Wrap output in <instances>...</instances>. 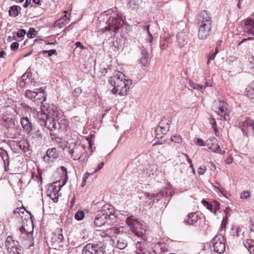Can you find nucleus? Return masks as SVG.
Returning a JSON list of instances; mask_svg holds the SVG:
<instances>
[{"instance_id": "f257e3e1", "label": "nucleus", "mask_w": 254, "mask_h": 254, "mask_svg": "<svg viewBox=\"0 0 254 254\" xmlns=\"http://www.w3.org/2000/svg\"><path fill=\"white\" fill-rule=\"evenodd\" d=\"M109 83L113 87L111 90L113 94L125 96L129 91L132 84V80L129 79H126L122 72L117 71L113 76L109 78Z\"/></svg>"}, {"instance_id": "f03ea898", "label": "nucleus", "mask_w": 254, "mask_h": 254, "mask_svg": "<svg viewBox=\"0 0 254 254\" xmlns=\"http://www.w3.org/2000/svg\"><path fill=\"white\" fill-rule=\"evenodd\" d=\"M198 27V37L200 40H205L209 36L212 28V18L206 10H202L197 16Z\"/></svg>"}, {"instance_id": "7ed1b4c3", "label": "nucleus", "mask_w": 254, "mask_h": 254, "mask_svg": "<svg viewBox=\"0 0 254 254\" xmlns=\"http://www.w3.org/2000/svg\"><path fill=\"white\" fill-rule=\"evenodd\" d=\"M114 207L110 205H104L101 210L97 212L94 219V224L97 227H100L109 220H113L116 218L114 215Z\"/></svg>"}, {"instance_id": "20e7f679", "label": "nucleus", "mask_w": 254, "mask_h": 254, "mask_svg": "<svg viewBox=\"0 0 254 254\" xmlns=\"http://www.w3.org/2000/svg\"><path fill=\"white\" fill-rule=\"evenodd\" d=\"M68 149L71 157L80 162H85L86 158V151L84 146L80 144L72 142L68 144Z\"/></svg>"}, {"instance_id": "39448f33", "label": "nucleus", "mask_w": 254, "mask_h": 254, "mask_svg": "<svg viewBox=\"0 0 254 254\" xmlns=\"http://www.w3.org/2000/svg\"><path fill=\"white\" fill-rule=\"evenodd\" d=\"M106 23L108 26L99 31L100 34H104L107 31L118 33V30L122 27V24H124V20L121 17L116 14L110 16Z\"/></svg>"}, {"instance_id": "423d86ee", "label": "nucleus", "mask_w": 254, "mask_h": 254, "mask_svg": "<svg viewBox=\"0 0 254 254\" xmlns=\"http://www.w3.org/2000/svg\"><path fill=\"white\" fill-rule=\"evenodd\" d=\"M212 108L218 116L223 118L226 121L229 119L231 109L226 102L215 101L213 104Z\"/></svg>"}, {"instance_id": "0eeeda50", "label": "nucleus", "mask_w": 254, "mask_h": 254, "mask_svg": "<svg viewBox=\"0 0 254 254\" xmlns=\"http://www.w3.org/2000/svg\"><path fill=\"white\" fill-rule=\"evenodd\" d=\"M126 223L129 226L130 230L137 237H142L145 232L143 225L133 216H129L126 219Z\"/></svg>"}, {"instance_id": "6e6552de", "label": "nucleus", "mask_w": 254, "mask_h": 254, "mask_svg": "<svg viewBox=\"0 0 254 254\" xmlns=\"http://www.w3.org/2000/svg\"><path fill=\"white\" fill-rule=\"evenodd\" d=\"M213 249L215 252L219 253H223L225 250V239L221 234L216 235L212 241Z\"/></svg>"}, {"instance_id": "1a4fd4ad", "label": "nucleus", "mask_w": 254, "mask_h": 254, "mask_svg": "<svg viewBox=\"0 0 254 254\" xmlns=\"http://www.w3.org/2000/svg\"><path fill=\"white\" fill-rule=\"evenodd\" d=\"M43 116L45 117L57 118L59 112L57 107L54 104H44L41 106Z\"/></svg>"}, {"instance_id": "9d476101", "label": "nucleus", "mask_w": 254, "mask_h": 254, "mask_svg": "<svg viewBox=\"0 0 254 254\" xmlns=\"http://www.w3.org/2000/svg\"><path fill=\"white\" fill-rule=\"evenodd\" d=\"M25 96L37 104V105L41 103V105H42V104H44L43 102L46 100L44 93L42 92H38L28 90L26 91Z\"/></svg>"}, {"instance_id": "9b49d317", "label": "nucleus", "mask_w": 254, "mask_h": 254, "mask_svg": "<svg viewBox=\"0 0 254 254\" xmlns=\"http://www.w3.org/2000/svg\"><path fill=\"white\" fill-rule=\"evenodd\" d=\"M206 145L208 148L214 153L224 154L225 153L222 150L218 144L217 140L215 138H210L206 140Z\"/></svg>"}, {"instance_id": "f8f14e48", "label": "nucleus", "mask_w": 254, "mask_h": 254, "mask_svg": "<svg viewBox=\"0 0 254 254\" xmlns=\"http://www.w3.org/2000/svg\"><path fill=\"white\" fill-rule=\"evenodd\" d=\"M58 129L59 130L60 128H51L50 130V135L53 141H54L56 144L62 149H64L65 147H67L68 142L62 138L56 136L54 131Z\"/></svg>"}, {"instance_id": "ddd939ff", "label": "nucleus", "mask_w": 254, "mask_h": 254, "mask_svg": "<svg viewBox=\"0 0 254 254\" xmlns=\"http://www.w3.org/2000/svg\"><path fill=\"white\" fill-rule=\"evenodd\" d=\"M126 235L123 234H118V236H115L113 239V245H116L120 250L125 249L127 246V242L125 239Z\"/></svg>"}, {"instance_id": "4468645a", "label": "nucleus", "mask_w": 254, "mask_h": 254, "mask_svg": "<svg viewBox=\"0 0 254 254\" xmlns=\"http://www.w3.org/2000/svg\"><path fill=\"white\" fill-rule=\"evenodd\" d=\"M59 153L56 148L47 150L46 154L43 157L44 161L47 163L53 162L59 157Z\"/></svg>"}, {"instance_id": "2eb2a0df", "label": "nucleus", "mask_w": 254, "mask_h": 254, "mask_svg": "<svg viewBox=\"0 0 254 254\" xmlns=\"http://www.w3.org/2000/svg\"><path fill=\"white\" fill-rule=\"evenodd\" d=\"M101 247H99L98 244H87L82 249V254H99V249Z\"/></svg>"}, {"instance_id": "dca6fc26", "label": "nucleus", "mask_w": 254, "mask_h": 254, "mask_svg": "<svg viewBox=\"0 0 254 254\" xmlns=\"http://www.w3.org/2000/svg\"><path fill=\"white\" fill-rule=\"evenodd\" d=\"M244 29L249 35L254 36V19H247L244 21Z\"/></svg>"}, {"instance_id": "f3484780", "label": "nucleus", "mask_w": 254, "mask_h": 254, "mask_svg": "<svg viewBox=\"0 0 254 254\" xmlns=\"http://www.w3.org/2000/svg\"><path fill=\"white\" fill-rule=\"evenodd\" d=\"M56 118L42 117V120L40 121V125L41 126H45V127H55L56 125Z\"/></svg>"}, {"instance_id": "a211bd4d", "label": "nucleus", "mask_w": 254, "mask_h": 254, "mask_svg": "<svg viewBox=\"0 0 254 254\" xmlns=\"http://www.w3.org/2000/svg\"><path fill=\"white\" fill-rule=\"evenodd\" d=\"M19 246V242L17 240H14L12 236H8L6 238L5 246L7 252L11 250V249L13 248H17Z\"/></svg>"}, {"instance_id": "6ab92c4d", "label": "nucleus", "mask_w": 254, "mask_h": 254, "mask_svg": "<svg viewBox=\"0 0 254 254\" xmlns=\"http://www.w3.org/2000/svg\"><path fill=\"white\" fill-rule=\"evenodd\" d=\"M198 220V215L194 212L189 213L184 220V223L189 225H194Z\"/></svg>"}, {"instance_id": "aec40b11", "label": "nucleus", "mask_w": 254, "mask_h": 254, "mask_svg": "<svg viewBox=\"0 0 254 254\" xmlns=\"http://www.w3.org/2000/svg\"><path fill=\"white\" fill-rule=\"evenodd\" d=\"M243 244L250 254H254V241L253 239H248L245 240Z\"/></svg>"}, {"instance_id": "412c9836", "label": "nucleus", "mask_w": 254, "mask_h": 254, "mask_svg": "<svg viewBox=\"0 0 254 254\" xmlns=\"http://www.w3.org/2000/svg\"><path fill=\"white\" fill-rule=\"evenodd\" d=\"M0 157L2 159L5 167V170L6 171L7 167L9 164V156L7 151L2 148H0Z\"/></svg>"}, {"instance_id": "4be33fe9", "label": "nucleus", "mask_w": 254, "mask_h": 254, "mask_svg": "<svg viewBox=\"0 0 254 254\" xmlns=\"http://www.w3.org/2000/svg\"><path fill=\"white\" fill-rule=\"evenodd\" d=\"M176 38L178 45L180 48L184 47L187 44V38L185 37V33H179L176 35Z\"/></svg>"}, {"instance_id": "5701e85b", "label": "nucleus", "mask_w": 254, "mask_h": 254, "mask_svg": "<svg viewBox=\"0 0 254 254\" xmlns=\"http://www.w3.org/2000/svg\"><path fill=\"white\" fill-rule=\"evenodd\" d=\"M246 95L248 97L254 98V82L251 83L246 89Z\"/></svg>"}, {"instance_id": "b1692460", "label": "nucleus", "mask_w": 254, "mask_h": 254, "mask_svg": "<svg viewBox=\"0 0 254 254\" xmlns=\"http://www.w3.org/2000/svg\"><path fill=\"white\" fill-rule=\"evenodd\" d=\"M169 131V128H156L155 131L157 138H162Z\"/></svg>"}, {"instance_id": "393cba45", "label": "nucleus", "mask_w": 254, "mask_h": 254, "mask_svg": "<svg viewBox=\"0 0 254 254\" xmlns=\"http://www.w3.org/2000/svg\"><path fill=\"white\" fill-rule=\"evenodd\" d=\"M21 7L17 5H13L10 7L9 10V15L10 16L16 17L18 15V10H20Z\"/></svg>"}, {"instance_id": "a878e982", "label": "nucleus", "mask_w": 254, "mask_h": 254, "mask_svg": "<svg viewBox=\"0 0 254 254\" xmlns=\"http://www.w3.org/2000/svg\"><path fill=\"white\" fill-rule=\"evenodd\" d=\"M17 146L24 152H26L29 150V144L27 141L23 140L18 143Z\"/></svg>"}, {"instance_id": "bb28decb", "label": "nucleus", "mask_w": 254, "mask_h": 254, "mask_svg": "<svg viewBox=\"0 0 254 254\" xmlns=\"http://www.w3.org/2000/svg\"><path fill=\"white\" fill-rule=\"evenodd\" d=\"M107 234L108 237L110 238L113 241V239L115 238V236H118V233H117V229L115 227L111 228L107 230Z\"/></svg>"}, {"instance_id": "cd10ccee", "label": "nucleus", "mask_w": 254, "mask_h": 254, "mask_svg": "<svg viewBox=\"0 0 254 254\" xmlns=\"http://www.w3.org/2000/svg\"><path fill=\"white\" fill-rule=\"evenodd\" d=\"M21 124L22 127H32V123L28 117L21 118Z\"/></svg>"}, {"instance_id": "c85d7f7f", "label": "nucleus", "mask_w": 254, "mask_h": 254, "mask_svg": "<svg viewBox=\"0 0 254 254\" xmlns=\"http://www.w3.org/2000/svg\"><path fill=\"white\" fill-rule=\"evenodd\" d=\"M120 29H121V36L122 37H124L125 34L130 31V27L129 25H126L124 22V24H122V27H121Z\"/></svg>"}, {"instance_id": "c756f323", "label": "nucleus", "mask_w": 254, "mask_h": 254, "mask_svg": "<svg viewBox=\"0 0 254 254\" xmlns=\"http://www.w3.org/2000/svg\"><path fill=\"white\" fill-rule=\"evenodd\" d=\"M25 211L26 210L24 207L17 208L14 210V213L16 216V217H20L21 219H22L23 217V215L24 214Z\"/></svg>"}, {"instance_id": "7c9ffc66", "label": "nucleus", "mask_w": 254, "mask_h": 254, "mask_svg": "<svg viewBox=\"0 0 254 254\" xmlns=\"http://www.w3.org/2000/svg\"><path fill=\"white\" fill-rule=\"evenodd\" d=\"M254 121L250 118H247L243 123V127H254Z\"/></svg>"}, {"instance_id": "2f4dec72", "label": "nucleus", "mask_w": 254, "mask_h": 254, "mask_svg": "<svg viewBox=\"0 0 254 254\" xmlns=\"http://www.w3.org/2000/svg\"><path fill=\"white\" fill-rule=\"evenodd\" d=\"M243 134L247 136L254 134V128H242Z\"/></svg>"}, {"instance_id": "473e14b6", "label": "nucleus", "mask_w": 254, "mask_h": 254, "mask_svg": "<svg viewBox=\"0 0 254 254\" xmlns=\"http://www.w3.org/2000/svg\"><path fill=\"white\" fill-rule=\"evenodd\" d=\"M68 23V21L67 20L65 19V18L63 17L56 21L55 23V26H58L60 28L62 27L63 25H64L65 24H67Z\"/></svg>"}, {"instance_id": "72a5a7b5", "label": "nucleus", "mask_w": 254, "mask_h": 254, "mask_svg": "<svg viewBox=\"0 0 254 254\" xmlns=\"http://www.w3.org/2000/svg\"><path fill=\"white\" fill-rule=\"evenodd\" d=\"M190 84L191 87H192L194 89H197L201 92H203L204 91V88L203 85L201 84H198L196 83H195L194 82L192 81H190Z\"/></svg>"}, {"instance_id": "f704fd0d", "label": "nucleus", "mask_w": 254, "mask_h": 254, "mask_svg": "<svg viewBox=\"0 0 254 254\" xmlns=\"http://www.w3.org/2000/svg\"><path fill=\"white\" fill-rule=\"evenodd\" d=\"M84 217V213L82 210H78L75 214L74 218L77 220H81Z\"/></svg>"}, {"instance_id": "c9c22d12", "label": "nucleus", "mask_w": 254, "mask_h": 254, "mask_svg": "<svg viewBox=\"0 0 254 254\" xmlns=\"http://www.w3.org/2000/svg\"><path fill=\"white\" fill-rule=\"evenodd\" d=\"M22 251L20 246L17 247V248H13L11 249V250L7 251L8 254H21Z\"/></svg>"}, {"instance_id": "e433bc0d", "label": "nucleus", "mask_w": 254, "mask_h": 254, "mask_svg": "<svg viewBox=\"0 0 254 254\" xmlns=\"http://www.w3.org/2000/svg\"><path fill=\"white\" fill-rule=\"evenodd\" d=\"M37 34V31L33 28H30L27 34V36L29 38H33Z\"/></svg>"}, {"instance_id": "4c0bfd02", "label": "nucleus", "mask_w": 254, "mask_h": 254, "mask_svg": "<svg viewBox=\"0 0 254 254\" xmlns=\"http://www.w3.org/2000/svg\"><path fill=\"white\" fill-rule=\"evenodd\" d=\"M201 202L208 209H209L211 212H213V205L212 204H211L204 200H202Z\"/></svg>"}, {"instance_id": "58836bf2", "label": "nucleus", "mask_w": 254, "mask_h": 254, "mask_svg": "<svg viewBox=\"0 0 254 254\" xmlns=\"http://www.w3.org/2000/svg\"><path fill=\"white\" fill-rule=\"evenodd\" d=\"M19 232L21 234H26L28 237H31L33 235V232H27L23 226L19 229Z\"/></svg>"}, {"instance_id": "ea45409f", "label": "nucleus", "mask_w": 254, "mask_h": 254, "mask_svg": "<svg viewBox=\"0 0 254 254\" xmlns=\"http://www.w3.org/2000/svg\"><path fill=\"white\" fill-rule=\"evenodd\" d=\"M148 58L146 57H142L140 60V63L142 66H147L148 64Z\"/></svg>"}, {"instance_id": "a19ab883", "label": "nucleus", "mask_w": 254, "mask_h": 254, "mask_svg": "<svg viewBox=\"0 0 254 254\" xmlns=\"http://www.w3.org/2000/svg\"><path fill=\"white\" fill-rule=\"evenodd\" d=\"M251 196L250 192L249 191H244L241 194L240 198L241 199H247Z\"/></svg>"}, {"instance_id": "79ce46f5", "label": "nucleus", "mask_w": 254, "mask_h": 254, "mask_svg": "<svg viewBox=\"0 0 254 254\" xmlns=\"http://www.w3.org/2000/svg\"><path fill=\"white\" fill-rule=\"evenodd\" d=\"M212 205H213V213L216 214L217 211L219 210L220 203L217 201H213Z\"/></svg>"}, {"instance_id": "37998d69", "label": "nucleus", "mask_w": 254, "mask_h": 254, "mask_svg": "<svg viewBox=\"0 0 254 254\" xmlns=\"http://www.w3.org/2000/svg\"><path fill=\"white\" fill-rule=\"evenodd\" d=\"M44 55L45 54H48V56L50 57L53 55L57 54V51L56 50H50L48 51L43 50L41 52Z\"/></svg>"}, {"instance_id": "c03bdc74", "label": "nucleus", "mask_w": 254, "mask_h": 254, "mask_svg": "<svg viewBox=\"0 0 254 254\" xmlns=\"http://www.w3.org/2000/svg\"><path fill=\"white\" fill-rule=\"evenodd\" d=\"M172 140L177 143H180L182 142V138L180 135H174L172 138Z\"/></svg>"}, {"instance_id": "a18cd8bd", "label": "nucleus", "mask_w": 254, "mask_h": 254, "mask_svg": "<svg viewBox=\"0 0 254 254\" xmlns=\"http://www.w3.org/2000/svg\"><path fill=\"white\" fill-rule=\"evenodd\" d=\"M228 221V217L226 215L223 217L221 224V229H225Z\"/></svg>"}, {"instance_id": "49530a36", "label": "nucleus", "mask_w": 254, "mask_h": 254, "mask_svg": "<svg viewBox=\"0 0 254 254\" xmlns=\"http://www.w3.org/2000/svg\"><path fill=\"white\" fill-rule=\"evenodd\" d=\"M149 25H147L145 26V28L147 29V33L148 34V38H147V40H148V42L149 43H152L153 41V36L152 34L150 33L149 30Z\"/></svg>"}, {"instance_id": "de8ad7c7", "label": "nucleus", "mask_w": 254, "mask_h": 254, "mask_svg": "<svg viewBox=\"0 0 254 254\" xmlns=\"http://www.w3.org/2000/svg\"><path fill=\"white\" fill-rule=\"evenodd\" d=\"M206 170V167L205 166H201L198 168V173L199 175H203Z\"/></svg>"}, {"instance_id": "09e8293b", "label": "nucleus", "mask_w": 254, "mask_h": 254, "mask_svg": "<svg viewBox=\"0 0 254 254\" xmlns=\"http://www.w3.org/2000/svg\"><path fill=\"white\" fill-rule=\"evenodd\" d=\"M26 33V32L25 30L20 29L17 32L16 35L17 37H18L19 38H22L25 35Z\"/></svg>"}, {"instance_id": "8fccbe9b", "label": "nucleus", "mask_w": 254, "mask_h": 254, "mask_svg": "<svg viewBox=\"0 0 254 254\" xmlns=\"http://www.w3.org/2000/svg\"><path fill=\"white\" fill-rule=\"evenodd\" d=\"M90 139L89 138V137H87V139L88 140L89 149H92V146L93 145L92 139L94 137V135L93 134L90 133Z\"/></svg>"}, {"instance_id": "3c124183", "label": "nucleus", "mask_w": 254, "mask_h": 254, "mask_svg": "<svg viewBox=\"0 0 254 254\" xmlns=\"http://www.w3.org/2000/svg\"><path fill=\"white\" fill-rule=\"evenodd\" d=\"M19 48V44L17 42H13L11 44L10 48L12 51H16Z\"/></svg>"}, {"instance_id": "603ef678", "label": "nucleus", "mask_w": 254, "mask_h": 254, "mask_svg": "<svg viewBox=\"0 0 254 254\" xmlns=\"http://www.w3.org/2000/svg\"><path fill=\"white\" fill-rule=\"evenodd\" d=\"M104 165V163L103 162H102L101 163H100L97 168L92 173V175H93L94 173L97 172L98 171H99V170H100L103 167Z\"/></svg>"}, {"instance_id": "864d4df0", "label": "nucleus", "mask_w": 254, "mask_h": 254, "mask_svg": "<svg viewBox=\"0 0 254 254\" xmlns=\"http://www.w3.org/2000/svg\"><path fill=\"white\" fill-rule=\"evenodd\" d=\"M197 144L200 146H204L206 145V143L201 138H197Z\"/></svg>"}, {"instance_id": "5fc2aeb1", "label": "nucleus", "mask_w": 254, "mask_h": 254, "mask_svg": "<svg viewBox=\"0 0 254 254\" xmlns=\"http://www.w3.org/2000/svg\"><path fill=\"white\" fill-rule=\"evenodd\" d=\"M142 57H149V53L145 49H141Z\"/></svg>"}, {"instance_id": "6e6d98bb", "label": "nucleus", "mask_w": 254, "mask_h": 254, "mask_svg": "<svg viewBox=\"0 0 254 254\" xmlns=\"http://www.w3.org/2000/svg\"><path fill=\"white\" fill-rule=\"evenodd\" d=\"M216 55L214 53L209 54L208 56V60L207 61V64H208L210 63V60H213L214 59Z\"/></svg>"}, {"instance_id": "4d7b16f0", "label": "nucleus", "mask_w": 254, "mask_h": 254, "mask_svg": "<svg viewBox=\"0 0 254 254\" xmlns=\"http://www.w3.org/2000/svg\"><path fill=\"white\" fill-rule=\"evenodd\" d=\"M91 175H92V173H88V172H87L85 174V175H84L83 177V182H86L87 179L89 178V177Z\"/></svg>"}, {"instance_id": "13d9d810", "label": "nucleus", "mask_w": 254, "mask_h": 254, "mask_svg": "<svg viewBox=\"0 0 254 254\" xmlns=\"http://www.w3.org/2000/svg\"><path fill=\"white\" fill-rule=\"evenodd\" d=\"M144 195L146 198L151 199L153 197H154V194H151L149 192H145Z\"/></svg>"}, {"instance_id": "bf43d9fd", "label": "nucleus", "mask_w": 254, "mask_h": 254, "mask_svg": "<svg viewBox=\"0 0 254 254\" xmlns=\"http://www.w3.org/2000/svg\"><path fill=\"white\" fill-rule=\"evenodd\" d=\"M76 48L79 47L81 49H85V47L81 44L80 42H77L75 43Z\"/></svg>"}, {"instance_id": "052dcab7", "label": "nucleus", "mask_w": 254, "mask_h": 254, "mask_svg": "<svg viewBox=\"0 0 254 254\" xmlns=\"http://www.w3.org/2000/svg\"><path fill=\"white\" fill-rule=\"evenodd\" d=\"M210 124L213 127H214L215 126H216V123L214 119H210L209 120Z\"/></svg>"}, {"instance_id": "680f3d73", "label": "nucleus", "mask_w": 254, "mask_h": 254, "mask_svg": "<svg viewBox=\"0 0 254 254\" xmlns=\"http://www.w3.org/2000/svg\"><path fill=\"white\" fill-rule=\"evenodd\" d=\"M31 3V0H26L25 3L23 4V7H26Z\"/></svg>"}, {"instance_id": "e2e57ef3", "label": "nucleus", "mask_w": 254, "mask_h": 254, "mask_svg": "<svg viewBox=\"0 0 254 254\" xmlns=\"http://www.w3.org/2000/svg\"><path fill=\"white\" fill-rule=\"evenodd\" d=\"M54 197H52V199L53 200L54 202H57L58 201V197L56 195V193H54L53 194Z\"/></svg>"}, {"instance_id": "0e129e2a", "label": "nucleus", "mask_w": 254, "mask_h": 254, "mask_svg": "<svg viewBox=\"0 0 254 254\" xmlns=\"http://www.w3.org/2000/svg\"><path fill=\"white\" fill-rule=\"evenodd\" d=\"M21 105L25 109H28V108H30V109H31V108H30L29 107V106L27 104H26V103H21Z\"/></svg>"}, {"instance_id": "69168bd1", "label": "nucleus", "mask_w": 254, "mask_h": 254, "mask_svg": "<svg viewBox=\"0 0 254 254\" xmlns=\"http://www.w3.org/2000/svg\"><path fill=\"white\" fill-rule=\"evenodd\" d=\"M32 1L36 4H37L38 5H41L40 0H32Z\"/></svg>"}, {"instance_id": "338daca9", "label": "nucleus", "mask_w": 254, "mask_h": 254, "mask_svg": "<svg viewBox=\"0 0 254 254\" xmlns=\"http://www.w3.org/2000/svg\"><path fill=\"white\" fill-rule=\"evenodd\" d=\"M232 160L233 159L232 158H228L226 161V163L228 164L232 163Z\"/></svg>"}, {"instance_id": "774afa93", "label": "nucleus", "mask_w": 254, "mask_h": 254, "mask_svg": "<svg viewBox=\"0 0 254 254\" xmlns=\"http://www.w3.org/2000/svg\"><path fill=\"white\" fill-rule=\"evenodd\" d=\"M101 236L103 237H108L107 234V231L105 232H102L101 233Z\"/></svg>"}]
</instances>
